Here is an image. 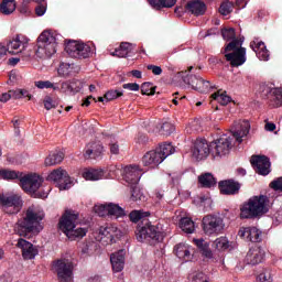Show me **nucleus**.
<instances>
[{
	"label": "nucleus",
	"instance_id": "obj_15",
	"mask_svg": "<svg viewBox=\"0 0 282 282\" xmlns=\"http://www.w3.org/2000/svg\"><path fill=\"white\" fill-rule=\"evenodd\" d=\"M192 155L198 162L212 155L210 143L206 139H196L192 149Z\"/></svg>",
	"mask_w": 282,
	"mask_h": 282
},
{
	"label": "nucleus",
	"instance_id": "obj_44",
	"mask_svg": "<svg viewBox=\"0 0 282 282\" xmlns=\"http://www.w3.org/2000/svg\"><path fill=\"white\" fill-rule=\"evenodd\" d=\"M214 88L215 86H213L210 82L204 80L203 78H200V80H198V84H196V91H199L200 94H208V91Z\"/></svg>",
	"mask_w": 282,
	"mask_h": 282
},
{
	"label": "nucleus",
	"instance_id": "obj_42",
	"mask_svg": "<svg viewBox=\"0 0 282 282\" xmlns=\"http://www.w3.org/2000/svg\"><path fill=\"white\" fill-rule=\"evenodd\" d=\"M213 100H216L217 102H219V105L226 106L229 102H232V97L228 96V94H226V91L224 93H215L212 95Z\"/></svg>",
	"mask_w": 282,
	"mask_h": 282
},
{
	"label": "nucleus",
	"instance_id": "obj_25",
	"mask_svg": "<svg viewBox=\"0 0 282 282\" xmlns=\"http://www.w3.org/2000/svg\"><path fill=\"white\" fill-rule=\"evenodd\" d=\"M220 193L223 195H237L241 185L232 180L219 182Z\"/></svg>",
	"mask_w": 282,
	"mask_h": 282
},
{
	"label": "nucleus",
	"instance_id": "obj_18",
	"mask_svg": "<svg viewBox=\"0 0 282 282\" xmlns=\"http://www.w3.org/2000/svg\"><path fill=\"white\" fill-rule=\"evenodd\" d=\"M122 173L124 182L128 184H138L142 177V170L138 165H128L123 170L118 169Z\"/></svg>",
	"mask_w": 282,
	"mask_h": 282
},
{
	"label": "nucleus",
	"instance_id": "obj_13",
	"mask_svg": "<svg viewBox=\"0 0 282 282\" xmlns=\"http://www.w3.org/2000/svg\"><path fill=\"white\" fill-rule=\"evenodd\" d=\"M226 225L224 218L217 215H208L203 218V230L205 235H220Z\"/></svg>",
	"mask_w": 282,
	"mask_h": 282
},
{
	"label": "nucleus",
	"instance_id": "obj_14",
	"mask_svg": "<svg viewBox=\"0 0 282 282\" xmlns=\"http://www.w3.org/2000/svg\"><path fill=\"white\" fill-rule=\"evenodd\" d=\"M262 96L267 98L269 105L274 108L282 107V88L262 86Z\"/></svg>",
	"mask_w": 282,
	"mask_h": 282
},
{
	"label": "nucleus",
	"instance_id": "obj_57",
	"mask_svg": "<svg viewBox=\"0 0 282 282\" xmlns=\"http://www.w3.org/2000/svg\"><path fill=\"white\" fill-rule=\"evenodd\" d=\"M61 94H65L66 96H73L69 80L61 83Z\"/></svg>",
	"mask_w": 282,
	"mask_h": 282
},
{
	"label": "nucleus",
	"instance_id": "obj_28",
	"mask_svg": "<svg viewBox=\"0 0 282 282\" xmlns=\"http://www.w3.org/2000/svg\"><path fill=\"white\" fill-rule=\"evenodd\" d=\"M193 247L186 243H178L174 248L176 257L183 261H191V259H193Z\"/></svg>",
	"mask_w": 282,
	"mask_h": 282
},
{
	"label": "nucleus",
	"instance_id": "obj_47",
	"mask_svg": "<svg viewBox=\"0 0 282 282\" xmlns=\"http://www.w3.org/2000/svg\"><path fill=\"white\" fill-rule=\"evenodd\" d=\"M132 202H145L147 196H144V193H142V189L134 185L132 187V194H131Z\"/></svg>",
	"mask_w": 282,
	"mask_h": 282
},
{
	"label": "nucleus",
	"instance_id": "obj_40",
	"mask_svg": "<svg viewBox=\"0 0 282 282\" xmlns=\"http://www.w3.org/2000/svg\"><path fill=\"white\" fill-rule=\"evenodd\" d=\"M57 74L63 78H67V76H72L74 74V64L61 63L59 67L57 68Z\"/></svg>",
	"mask_w": 282,
	"mask_h": 282
},
{
	"label": "nucleus",
	"instance_id": "obj_35",
	"mask_svg": "<svg viewBox=\"0 0 282 282\" xmlns=\"http://www.w3.org/2000/svg\"><path fill=\"white\" fill-rule=\"evenodd\" d=\"M108 205V217H113L115 219H120L127 215L124 208L120 207L118 204L107 203Z\"/></svg>",
	"mask_w": 282,
	"mask_h": 282
},
{
	"label": "nucleus",
	"instance_id": "obj_39",
	"mask_svg": "<svg viewBox=\"0 0 282 282\" xmlns=\"http://www.w3.org/2000/svg\"><path fill=\"white\" fill-rule=\"evenodd\" d=\"M194 243L195 246H197L204 257H206L207 259L213 258V251H210L208 242H205L204 239H194Z\"/></svg>",
	"mask_w": 282,
	"mask_h": 282
},
{
	"label": "nucleus",
	"instance_id": "obj_58",
	"mask_svg": "<svg viewBox=\"0 0 282 282\" xmlns=\"http://www.w3.org/2000/svg\"><path fill=\"white\" fill-rule=\"evenodd\" d=\"M270 188H272L273 191H278L279 193H282V176L274 178L270 183Z\"/></svg>",
	"mask_w": 282,
	"mask_h": 282
},
{
	"label": "nucleus",
	"instance_id": "obj_54",
	"mask_svg": "<svg viewBox=\"0 0 282 282\" xmlns=\"http://www.w3.org/2000/svg\"><path fill=\"white\" fill-rule=\"evenodd\" d=\"M219 12L223 14V17H228V14L232 12V2H223L220 4Z\"/></svg>",
	"mask_w": 282,
	"mask_h": 282
},
{
	"label": "nucleus",
	"instance_id": "obj_22",
	"mask_svg": "<svg viewBox=\"0 0 282 282\" xmlns=\"http://www.w3.org/2000/svg\"><path fill=\"white\" fill-rule=\"evenodd\" d=\"M250 47L256 52L259 61H270V51H268L265 43L256 39L250 43Z\"/></svg>",
	"mask_w": 282,
	"mask_h": 282
},
{
	"label": "nucleus",
	"instance_id": "obj_29",
	"mask_svg": "<svg viewBox=\"0 0 282 282\" xmlns=\"http://www.w3.org/2000/svg\"><path fill=\"white\" fill-rule=\"evenodd\" d=\"M250 133V122L249 121H240L238 123V129L232 131V135L239 144L243 142V138L248 137Z\"/></svg>",
	"mask_w": 282,
	"mask_h": 282
},
{
	"label": "nucleus",
	"instance_id": "obj_48",
	"mask_svg": "<svg viewBox=\"0 0 282 282\" xmlns=\"http://www.w3.org/2000/svg\"><path fill=\"white\" fill-rule=\"evenodd\" d=\"M200 77H197L196 75H187L183 78V82L186 85H191L192 88L197 90V85H199Z\"/></svg>",
	"mask_w": 282,
	"mask_h": 282
},
{
	"label": "nucleus",
	"instance_id": "obj_46",
	"mask_svg": "<svg viewBox=\"0 0 282 282\" xmlns=\"http://www.w3.org/2000/svg\"><path fill=\"white\" fill-rule=\"evenodd\" d=\"M259 282H274L272 279V271L270 269H262L257 276Z\"/></svg>",
	"mask_w": 282,
	"mask_h": 282
},
{
	"label": "nucleus",
	"instance_id": "obj_50",
	"mask_svg": "<svg viewBox=\"0 0 282 282\" xmlns=\"http://www.w3.org/2000/svg\"><path fill=\"white\" fill-rule=\"evenodd\" d=\"M68 83L70 84V91L73 96H76V94L83 90L84 85L79 79H72L68 80Z\"/></svg>",
	"mask_w": 282,
	"mask_h": 282
},
{
	"label": "nucleus",
	"instance_id": "obj_17",
	"mask_svg": "<svg viewBox=\"0 0 282 282\" xmlns=\"http://www.w3.org/2000/svg\"><path fill=\"white\" fill-rule=\"evenodd\" d=\"M251 166L259 175H270V159L265 155L251 156Z\"/></svg>",
	"mask_w": 282,
	"mask_h": 282
},
{
	"label": "nucleus",
	"instance_id": "obj_64",
	"mask_svg": "<svg viewBox=\"0 0 282 282\" xmlns=\"http://www.w3.org/2000/svg\"><path fill=\"white\" fill-rule=\"evenodd\" d=\"M44 107L50 111V109H54L56 107V104H54L52 97H46L44 100Z\"/></svg>",
	"mask_w": 282,
	"mask_h": 282
},
{
	"label": "nucleus",
	"instance_id": "obj_38",
	"mask_svg": "<svg viewBox=\"0 0 282 282\" xmlns=\"http://www.w3.org/2000/svg\"><path fill=\"white\" fill-rule=\"evenodd\" d=\"M198 182L205 188H213V186L217 185V180L210 173H205L198 177Z\"/></svg>",
	"mask_w": 282,
	"mask_h": 282
},
{
	"label": "nucleus",
	"instance_id": "obj_6",
	"mask_svg": "<svg viewBox=\"0 0 282 282\" xmlns=\"http://www.w3.org/2000/svg\"><path fill=\"white\" fill-rule=\"evenodd\" d=\"M243 45V40H234L221 50V54L230 63L231 67H241L246 63V47Z\"/></svg>",
	"mask_w": 282,
	"mask_h": 282
},
{
	"label": "nucleus",
	"instance_id": "obj_53",
	"mask_svg": "<svg viewBox=\"0 0 282 282\" xmlns=\"http://www.w3.org/2000/svg\"><path fill=\"white\" fill-rule=\"evenodd\" d=\"M173 131H175V126L169 121L164 122L160 129V133H162V135H171Z\"/></svg>",
	"mask_w": 282,
	"mask_h": 282
},
{
	"label": "nucleus",
	"instance_id": "obj_27",
	"mask_svg": "<svg viewBox=\"0 0 282 282\" xmlns=\"http://www.w3.org/2000/svg\"><path fill=\"white\" fill-rule=\"evenodd\" d=\"M118 236V227L113 225L101 226L99 228V237L104 239L106 243H112L113 237Z\"/></svg>",
	"mask_w": 282,
	"mask_h": 282
},
{
	"label": "nucleus",
	"instance_id": "obj_11",
	"mask_svg": "<svg viewBox=\"0 0 282 282\" xmlns=\"http://www.w3.org/2000/svg\"><path fill=\"white\" fill-rule=\"evenodd\" d=\"M59 282H72L74 279V263L67 259H59L53 263Z\"/></svg>",
	"mask_w": 282,
	"mask_h": 282
},
{
	"label": "nucleus",
	"instance_id": "obj_3",
	"mask_svg": "<svg viewBox=\"0 0 282 282\" xmlns=\"http://www.w3.org/2000/svg\"><path fill=\"white\" fill-rule=\"evenodd\" d=\"M270 210V199L268 196H252L240 209L241 219H257L263 217Z\"/></svg>",
	"mask_w": 282,
	"mask_h": 282
},
{
	"label": "nucleus",
	"instance_id": "obj_8",
	"mask_svg": "<svg viewBox=\"0 0 282 282\" xmlns=\"http://www.w3.org/2000/svg\"><path fill=\"white\" fill-rule=\"evenodd\" d=\"M0 205L8 215H17L23 208V198L21 195L14 193H7L0 195Z\"/></svg>",
	"mask_w": 282,
	"mask_h": 282
},
{
	"label": "nucleus",
	"instance_id": "obj_63",
	"mask_svg": "<svg viewBox=\"0 0 282 282\" xmlns=\"http://www.w3.org/2000/svg\"><path fill=\"white\" fill-rule=\"evenodd\" d=\"M147 69L152 72V74H154V76H160L162 74V67L155 66L153 64L148 65Z\"/></svg>",
	"mask_w": 282,
	"mask_h": 282
},
{
	"label": "nucleus",
	"instance_id": "obj_43",
	"mask_svg": "<svg viewBox=\"0 0 282 282\" xmlns=\"http://www.w3.org/2000/svg\"><path fill=\"white\" fill-rule=\"evenodd\" d=\"M186 133H199L202 131V121L199 119L192 120L185 128Z\"/></svg>",
	"mask_w": 282,
	"mask_h": 282
},
{
	"label": "nucleus",
	"instance_id": "obj_23",
	"mask_svg": "<svg viewBox=\"0 0 282 282\" xmlns=\"http://www.w3.org/2000/svg\"><path fill=\"white\" fill-rule=\"evenodd\" d=\"M102 151L104 148L101 142L88 143L85 149L84 158L86 160H96V158L102 155Z\"/></svg>",
	"mask_w": 282,
	"mask_h": 282
},
{
	"label": "nucleus",
	"instance_id": "obj_41",
	"mask_svg": "<svg viewBox=\"0 0 282 282\" xmlns=\"http://www.w3.org/2000/svg\"><path fill=\"white\" fill-rule=\"evenodd\" d=\"M213 247L216 248V250L219 252H224L230 248V241H228V238L226 237H220L214 241Z\"/></svg>",
	"mask_w": 282,
	"mask_h": 282
},
{
	"label": "nucleus",
	"instance_id": "obj_45",
	"mask_svg": "<svg viewBox=\"0 0 282 282\" xmlns=\"http://www.w3.org/2000/svg\"><path fill=\"white\" fill-rule=\"evenodd\" d=\"M151 213L144 212V210H132L130 213V221H133V224H138L140 219H144V217H149Z\"/></svg>",
	"mask_w": 282,
	"mask_h": 282
},
{
	"label": "nucleus",
	"instance_id": "obj_55",
	"mask_svg": "<svg viewBox=\"0 0 282 282\" xmlns=\"http://www.w3.org/2000/svg\"><path fill=\"white\" fill-rule=\"evenodd\" d=\"M120 96H122V90H110L105 94V100L106 102H109L116 100V98H120Z\"/></svg>",
	"mask_w": 282,
	"mask_h": 282
},
{
	"label": "nucleus",
	"instance_id": "obj_21",
	"mask_svg": "<svg viewBox=\"0 0 282 282\" xmlns=\"http://www.w3.org/2000/svg\"><path fill=\"white\" fill-rule=\"evenodd\" d=\"M18 248H21L22 250V257L26 261H32V259L36 258V254H39V249L32 245V242L25 240V239H19L18 240Z\"/></svg>",
	"mask_w": 282,
	"mask_h": 282
},
{
	"label": "nucleus",
	"instance_id": "obj_62",
	"mask_svg": "<svg viewBox=\"0 0 282 282\" xmlns=\"http://www.w3.org/2000/svg\"><path fill=\"white\" fill-rule=\"evenodd\" d=\"M123 89H129V91H140V85L137 83L123 84Z\"/></svg>",
	"mask_w": 282,
	"mask_h": 282
},
{
	"label": "nucleus",
	"instance_id": "obj_20",
	"mask_svg": "<svg viewBox=\"0 0 282 282\" xmlns=\"http://www.w3.org/2000/svg\"><path fill=\"white\" fill-rule=\"evenodd\" d=\"M263 259H265V251L261 247L256 246L247 252L246 263L248 265H259V263H263Z\"/></svg>",
	"mask_w": 282,
	"mask_h": 282
},
{
	"label": "nucleus",
	"instance_id": "obj_34",
	"mask_svg": "<svg viewBox=\"0 0 282 282\" xmlns=\"http://www.w3.org/2000/svg\"><path fill=\"white\" fill-rule=\"evenodd\" d=\"M155 150H156V153L162 159V162H164V160H166L169 155H173V153H175V148L171 143H162Z\"/></svg>",
	"mask_w": 282,
	"mask_h": 282
},
{
	"label": "nucleus",
	"instance_id": "obj_52",
	"mask_svg": "<svg viewBox=\"0 0 282 282\" xmlns=\"http://www.w3.org/2000/svg\"><path fill=\"white\" fill-rule=\"evenodd\" d=\"M221 36L225 41H237L235 29H223L221 30Z\"/></svg>",
	"mask_w": 282,
	"mask_h": 282
},
{
	"label": "nucleus",
	"instance_id": "obj_51",
	"mask_svg": "<svg viewBox=\"0 0 282 282\" xmlns=\"http://www.w3.org/2000/svg\"><path fill=\"white\" fill-rule=\"evenodd\" d=\"M141 94L143 96H153L155 94V87L153 84L147 82L141 85Z\"/></svg>",
	"mask_w": 282,
	"mask_h": 282
},
{
	"label": "nucleus",
	"instance_id": "obj_36",
	"mask_svg": "<svg viewBox=\"0 0 282 282\" xmlns=\"http://www.w3.org/2000/svg\"><path fill=\"white\" fill-rule=\"evenodd\" d=\"M17 10V1L15 0H2L0 3V12L6 17L12 14Z\"/></svg>",
	"mask_w": 282,
	"mask_h": 282
},
{
	"label": "nucleus",
	"instance_id": "obj_2",
	"mask_svg": "<svg viewBox=\"0 0 282 282\" xmlns=\"http://www.w3.org/2000/svg\"><path fill=\"white\" fill-rule=\"evenodd\" d=\"M45 218V212L39 205H31L26 212L25 216L18 220L15 230L20 237H26L28 234L34 232L39 234L43 230V225L41 221Z\"/></svg>",
	"mask_w": 282,
	"mask_h": 282
},
{
	"label": "nucleus",
	"instance_id": "obj_49",
	"mask_svg": "<svg viewBox=\"0 0 282 282\" xmlns=\"http://www.w3.org/2000/svg\"><path fill=\"white\" fill-rule=\"evenodd\" d=\"M94 213H96L98 217L109 216L108 205L107 204L95 205Z\"/></svg>",
	"mask_w": 282,
	"mask_h": 282
},
{
	"label": "nucleus",
	"instance_id": "obj_24",
	"mask_svg": "<svg viewBox=\"0 0 282 282\" xmlns=\"http://www.w3.org/2000/svg\"><path fill=\"white\" fill-rule=\"evenodd\" d=\"M162 162V156H160L156 150L147 152L142 158L143 166H149L150 169H155V166H159Z\"/></svg>",
	"mask_w": 282,
	"mask_h": 282
},
{
	"label": "nucleus",
	"instance_id": "obj_59",
	"mask_svg": "<svg viewBox=\"0 0 282 282\" xmlns=\"http://www.w3.org/2000/svg\"><path fill=\"white\" fill-rule=\"evenodd\" d=\"M194 281H196V282H210V279L204 272H198V273L195 274Z\"/></svg>",
	"mask_w": 282,
	"mask_h": 282
},
{
	"label": "nucleus",
	"instance_id": "obj_5",
	"mask_svg": "<svg viewBox=\"0 0 282 282\" xmlns=\"http://www.w3.org/2000/svg\"><path fill=\"white\" fill-rule=\"evenodd\" d=\"M58 34L52 31H44L37 37V48L35 56L37 58H51L56 54V46L58 45Z\"/></svg>",
	"mask_w": 282,
	"mask_h": 282
},
{
	"label": "nucleus",
	"instance_id": "obj_12",
	"mask_svg": "<svg viewBox=\"0 0 282 282\" xmlns=\"http://www.w3.org/2000/svg\"><path fill=\"white\" fill-rule=\"evenodd\" d=\"M48 182H53L56 184L59 191H69L72 186H74V180L69 177L67 171L63 170V167L56 169L51 172L47 176Z\"/></svg>",
	"mask_w": 282,
	"mask_h": 282
},
{
	"label": "nucleus",
	"instance_id": "obj_10",
	"mask_svg": "<svg viewBox=\"0 0 282 282\" xmlns=\"http://www.w3.org/2000/svg\"><path fill=\"white\" fill-rule=\"evenodd\" d=\"M135 236L141 243L144 241H162L164 239V235L151 224L138 225Z\"/></svg>",
	"mask_w": 282,
	"mask_h": 282
},
{
	"label": "nucleus",
	"instance_id": "obj_7",
	"mask_svg": "<svg viewBox=\"0 0 282 282\" xmlns=\"http://www.w3.org/2000/svg\"><path fill=\"white\" fill-rule=\"evenodd\" d=\"M65 52L70 58H91L96 54V45L94 43L69 41L65 46Z\"/></svg>",
	"mask_w": 282,
	"mask_h": 282
},
{
	"label": "nucleus",
	"instance_id": "obj_1",
	"mask_svg": "<svg viewBox=\"0 0 282 282\" xmlns=\"http://www.w3.org/2000/svg\"><path fill=\"white\" fill-rule=\"evenodd\" d=\"M0 177L2 180H20V186L24 193L32 195V197H47V193L41 195L37 191L43 184V177L39 174H21L12 170H0Z\"/></svg>",
	"mask_w": 282,
	"mask_h": 282
},
{
	"label": "nucleus",
	"instance_id": "obj_60",
	"mask_svg": "<svg viewBox=\"0 0 282 282\" xmlns=\"http://www.w3.org/2000/svg\"><path fill=\"white\" fill-rule=\"evenodd\" d=\"M45 12H47V4H45V3L39 4L35 8V14L37 17H44Z\"/></svg>",
	"mask_w": 282,
	"mask_h": 282
},
{
	"label": "nucleus",
	"instance_id": "obj_56",
	"mask_svg": "<svg viewBox=\"0 0 282 282\" xmlns=\"http://www.w3.org/2000/svg\"><path fill=\"white\" fill-rule=\"evenodd\" d=\"M34 85L37 89H52V87H54V83L50 80H37Z\"/></svg>",
	"mask_w": 282,
	"mask_h": 282
},
{
	"label": "nucleus",
	"instance_id": "obj_32",
	"mask_svg": "<svg viewBox=\"0 0 282 282\" xmlns=\"http://www.w3.org/2000/svg\"><path fill=\"white\" fill-rule=\"evenodd\" d=\"M135 50V44L129 42H122L113 53L112 56H118V58H127L131 52Z\"/></svg>",
	"mask_w": 282,
	"mask_h": 282
},
{
	"label": "nucleus",
	"instance_id": "obj_16",
	"mask_svg": "<svg viewBox=\"0 0 282 282\" xmlns=\"http://www.w3.org/2000/svg\"><path fill=\"white\" fill-rule=\"evenodd\" d=\"M29 42L30 40L24 35H17L15 37L7 42L4 46L7 47V52L11 55L21 54V52H23V50L28 47Z\"/></svg>",
	"mask_w": 282,
	"mask_h": 282
},
{
	"label": "nucleus",
	"instance_id": "obj_4",
	"mask_svg": "<svg viewBox=\"0 0 282 282\" xmlns=\"http://www.w3.org/2000/svg\"><path fill=\"white\" fill-rule=\"evenodd\" d=\"M78 221V214L76 212L66 210L61 217L58 223V228L66 237L72 241L76 239H83L87 235V228L78 227L76 224Z\"/></svg>",
	"mask_w": 282,
	"mask_h": 282
},
{
	"label": "nucleus",
	"instance_id": "obj_26",
	"mask_svg": "<svg viewBox=\"0 0 282 282\" xmlns=\"http://www.w3.org/2000/svg\"><path fill=\"white\" fill-rule=\"evenodd\" d=\"M124 254L126 251L121 249L110 256L113 272H122L124 270Z\"/></svg>",
	"mask_w": 282,
	"mask_h": 282
},
{
	"label": "nucleus",
	"instance_id": "obj_37",
	"mask_svg": "<svg viewBox=\"0 0 282 282\" xmlns=\"http://www.w3.org/2000/svg\"><path fill=\"white\" fill-rule=\"evenodd\" d=\"M180 228L183 230V232L193 235V232H195V223L188 217L182 218L180 220Z\"/></svg>",
	"mask_w": 282,
	"mask_h": 282
},
{
	"label": "nucleus",
	"instance_id": "obj_30",
	"mask_svg": "<svg viewBox=\"0 0 282 282\" xmlns=\"http://www.w3.org/2000/svg\"><path fill=\"white\" fill-rule=\"evenodd\" d=\"M186 9L192 14H195V17H202L203 14H206V3L202 0H192L187 2Z\"/></svg>",
	"mask_w": 282,
	"mask_h": 282
},
{
	"label": "nucleus",
	"instance_id": "obj_61",
	"mask_svg": "<svg viewBox=\"0 0 282 282\" xmlns=\"http://www.w3.org/2000/svg\"><path fill=\"white\" fill-rule=\"evenodd\" d=\"M150 6L154 8V10H162L164 8L163 0H148Z\"/></svg>",
	"mask_w": 282,
	"mask_h": 282
},
{
	"label": "nucleus",
	"instance_id": "obj_31",
	"mask_svg": "<svg viewBox=\"0 0 282 282\" xmlns=\"http://www.w3.org/2000/svg\"><path fill=\"white\" fill-rule=\"evenodd\" d=\"M82 175L88 182H98V180H105V170L85 169Z\"/></svg>",
	"mask_w": 282,
	"mask_h": 282
},
{
	"label": "nucleus",
	"instance_id": "obj_9",
	"mask_svg": "<svg viewBox=\"0 0 282 282\" xmlns=\"http://www.w3.org/2000/svg\"><path fill=\"white\" fill-rule=\"evenodd\" d=\"M230 149H232V138L228 134H223L220 138L210 142V151L214 160L226 158L230 153Z\"/></svg>",
	"mask_w": 282,
	"mask_h": 282
},
{
	"label": "nucleus",
	"instance_id": "obj_19",
	"mask_svg": "<svg viewBox=\"0 0 282 282\" xmlns=\"http://www.w3.org/2000/svg\"><path fill=\"white\" fill-rule=\"evenodd\" d=\"M262 231L257 227H242L238 231V237L247 239L252 243H259L261 241Z\"/></svg>",
	"mask_w": 282,
	"mask_h": 282
},
{
	"label": "nucleus",
	"instance_id": "obj_33",
	"mask_svg": "<svg viewBox=\"0 0 282 282\" xmlns=\"http://www.w3.org/2000/svg\"><path fill=\"white\" fill-rule=\"evenodd\" d=\"M65 160V154L61 151L51 152L44 160L45 166H56V164H61Z\"/></svg>",
	"mask_w": 282,
	"mask_h": 282
}]
</instances>
